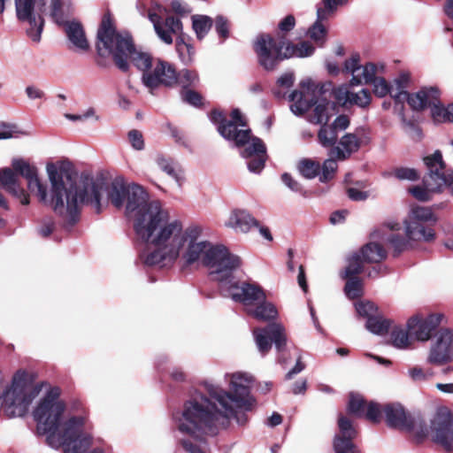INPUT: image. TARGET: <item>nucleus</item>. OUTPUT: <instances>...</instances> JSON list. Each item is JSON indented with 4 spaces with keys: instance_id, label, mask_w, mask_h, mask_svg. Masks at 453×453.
Instances as JSON below:
<instances>
[{
    "instance_id": "nucleus-1",
    "label": "nucleus",
    "mask_w": 453,
    "mask_h": 453,
    "mask_svg": "<svg viewBox=\"0 0 453 453\" xmlns=\"http://www.w3.org/2000/svg\"><path fill=\"white\" fill-rule=\"evenodd\" d=\"M12 166L13 170H0V182L6 191L19 197L22 204H28L29 199L19 183L17 173L27 180L28 189L36 194L40 202L51 206L70 226L78 221L83 204L90 205L96 213L101 211L100 201L106 190V183L103 178L81 175L79 182L73 184L69 163L48 164L46 170L51 185L49 196L46 186L38 178L35 166L22 158L12 159Z\"/></svg>"
},
{
    "instance_id": "nucleus-2",
    "label": "nucleus",
    "mask_w": 453,
    "mask_h": 453,
    "mask_svg": "<svg viewBox=\"0 0 453 453\" xmlns=\"http://www.w3.org/2000/svg\"><path fill=\"white\" fill-rule=\"evenodd\" d=\"M225 381L228 391L219 385L204 382L208 396L197 393L185 402L180 417L177 418L178 430L197 441L215 436L228 427L233 419L243 426L248 421L247 411H252L257 401L251 395L253 377L247 372L226 373Z\"/></svg>"
},
{
    "instance_id": "nucleus-3",
    "label": "nucleus",
    "mask_w": 453,
    "mask_h": 453,
    "mask_svg": "<svg viewBox=\"0 0 453 453\" xmlns=\"http://www.w3.org/2000/svg\"><path fill=\"white\" fill-rule=\"evenodd\" d=\"M162 222L165 224V227L150 243L155 250L141 254V259L146 265L171 266L180 256L187 265L202 259L214 280L218 272L223 270L234 256L225 246L200 240L203 228L198 225L184 229L181 220L174 217L169 222Z\"/></svg>"
},
{
    "instance_id": "nucleus-4",
    "label": "nucleus",
    "mask_w": 453,
    "mask_h": 453,
    "mask_svg": "<svg viewBox=\"0 0 453 453\" xmlns=\"http://www.w3.org/2000/svg\"><path fill=\"white\" fill-rule=\"evenodd\" d=\"M58 388H50L33 411L37 422V432L47 434V443L54 449L64 448V453H83L93 442L85 429V418H69L62 423L65 404L59 399Z\"/></svg>"
},
{
    "instance_id": "nucleus-5",
    "label": "nucleus",
    "mask_w": 453,
    "mask_h": 453,
    "mask_svg": "<svg viewBox=\"0 0 453 453\" xmlns=\"http://www.w3.org/2000/svg\"><path fill=\"white\" fill-rule=\"evenodd\" d=\"M96 50L99 56L111 55L118 68L129 69L128 60L143 73L150 72L152 60L149 54L135 50L132 37L127 33L117 32L111 19L104 16L97 30Z\"/></svg>"
},
{
    "instance_id": "nucleus-6",
    "label": "nucleus",
    "mask_w": 453,
    "mask_h": 453,
    "mask_svg": "<svg viewBox=\"0 0 453 453\" xmlns=\"http://www.w3.org/2000/svg\"><path fill=\"white\" fill-rule=\"evenodd\" d=\"M126 211L134 214V228L139 238L151 243L165 227V222L173 218L167 209L158 200L150 201L148 193L139 185H129Z\"/></svg>"
},
{
    "instance_id": "nucleus-7",
    "label": "nucleus",
    "mask_w": 453,
    "mask_h": 453,
    "mask_svg": "<svg viewBox=\"0 0 453 453\" xmlns=\"http://www.w3.org/2000/svg\"><path fill=\"white\" fill-rule=\"evenodd\" d=\"M242 265L241 258L234 255L214 280L219 283L222 295L243 305L257 304L256 311H277V307L266 300L264 289L256 282L237 280L234 273Z\"/></svg>"
},
{
    "instance_id": "nucleus-8",
    "label": "nucleus",
    "mask_w": 453,
    "mask_h": 453,
    "mask_svg": "<svg viewBox=\"0 0 453 453\" xmlns=\"http://www.w3.org/2000/svg\"><path fill=\"white\" fill-rule=\"evenodd\" d=\"M245 126L246 122L241 111L234 109L231 112V119L226 120L224 125H219L217 129L226 140L233 141L235 146H245L241 151V156L248 160L247 167L250 172L259 173L267 159L266 147L260 138L250 137L249 128H239Z\"/></svg>"
},
{
    "instance_id": "nucleus-9",
    "label": "nucleus",
    "mask_w": 453,
    "mask_h": 453,
    "mask_svg": "<svg viewBox=\"0 0 453 453\" xmlns=\"http://www.w3.org/2000/svg\"><path fill=\"white\" fill-rule=\"evenodd\" d=\"M301 90L293 91L288 99L292 102L291 111L297 116L305 113L312 105L314 109L308 116V120L316 125L327 124L333 115L334 104L331 103L326 93L331 88V83H315L311 79L303 81L300 84Z\"/></svg>"
},
{
    "instance_id": "nucleus-10",
    "label": "nucleus",
    "mask_w": 453,
    "mask_h": 453,
    "mask_svg": "<svg viewBox=\"0 0 453 453\" xmlns=\"http://www.w3.org/2000/svg\"><path fill=\"white\" fill-rule=\"evenodd\" d=\"M17 18L19 21L27 23V36L35 42L41 41L44 27L42 13L49 4L50 14L55 22L64 21L65 12L62 0H14Z\"/></svg>"
},
{
    "instance_id": "nucleus-11",
    "label": "nucleus",
    "mask_w": 453,
    "mask_h": 453,
    "mask_svg": "<svg viewBox=\"0 0 453 453\" xmlns=\"http://www.w3.org/2000/svg\"><path fill=\"white\" fill-rule=\"evenodd\" d=\"M42 387V383H31L25 371H17L10 388L2 395L1 405L5 414L9 418L24 416L32 402L41 393Z\"/></svg>"
},
{
    "instance_id": "nucleus-12",
    "label": "nucleus",
    "mask_w": 453,
    "mask_h": 453,
    "mask_svg": "<svg viewBox=\"0 0 453 453\" xmlns=\"http://www.w3.org/2000/svg\"><path fill=\"white\" fill-rule=\"evenodd\" d=\"M410 82V74L402 73L391 84V97L395 102L407 101L411 109L421 111L426 108L428 104L434 103L439 96L440 90L437 87H425L416 93L410 94L407 88Z\"/></svg>"
},
{
    "instance_id": "nucleus-13",
    "label": "nucleus",
    "mask_w": 453,
    "mask_h": 453,
    "mask_svg": "<svg viewBox=\"0 0 453 453\" xmlns=\"http://www.w3.org/2000/svg\"><path fill=\"white\" fill-rule=\"evenodd\" d=\"M427 174L423 183L435 193H447L453 196V169L446 168L440 150L424 157Z\"/></svg>"
},
{
    "instance_id": "nucleus-14",
    "label": "nucleus",
    "mask_w": 453,
    "mask_h": 453,
    "mask_svg": "<svg viewBox=\"0 0 453 453\" xmlns=\"http://www.w3.org/2000/svg\"><path fill=\"white\" fill-rule=\"evenodd\" d=\"M258 64L266 71L275 70L279 64L288 59L286 42L277 41L269 34L258 35L253 43Z\"/></svg>"
},
{
    "instance_id": "nucleus-15",
    "label": "nucleus",
    "mask_w": 453,
    "mask_h": 453,
    "mask_svg": "<svg viewBox=\"0 0 453 453\" xmlns=\"http://www.w3.org/2000/svg\"><path fill=\"white\" fill-rule=\"evenodd\" d=\"M437 218L429 207L414 206L408 219L404 221L405 233L409 240L431 242L435 238L433 228L424 226L426 222H436Z\"/></svg>"
},
{
    "instance_id": "nucleus-16",
    "label": "nucleus",
    "mask_w": 453,
    "mask_h": 453,
    "mask_svg": "<svg viewBox=\"0 0 453 453\" xmlns=\"http://www.w3.org/2000/svg\"><path fill=\"white\" fill-rule=\"evenodd\" d=\"M445 322L443 313H416L408 320L407 327L416 340L427 342Z\"/></svg>"
},
{
    "instance_id": "nucleus-17",
    "label": "nucleus",
    "mask_w": 453,
    "mask_h": 453,
    "mask_svg": "<svg viewBox=\"0 0 453 453\" xmlns=\"http://www.w3.org/2000/svg\"><path fill=\"white\" fill-rule=\"evenodd\" d=\"M255 342L258 351L265 355L274 343L277 350L282 352L287 342V334L284 326L280 323L271 322L265 327H257L253 330Z\"/></svg>"
},
{
    "instance_id": "nucleus-18",
    "label": "nucleus",
    "mask_w": 453,
    "mask_h": 453,
    "mask_svg": "<svg viewBox=\"0 0 453 453\" xmlns=\"http://www.w3.org/2000/svg\"><path fill=\"white\" fill-rule=\"evenodd\" d=\"M142 83L150 92L160 85L165 87L176 86V70L169 63L157 60L150 72H145L142 77Z\"/></svg>"
},
{
    "instance_id": "nucleus-19",
    "label": "nucleus",
    "mask_w": 453,
    "mask_h": 453,
    "mask_svg": "<svg viewBox=\"0 0 453 453\" xmlns=\"http://www.w3.org/2000/svg\"><path fill=\"white\" fill-rule=\"evenodd\" d=\"M348 0H322L323 7L317 9V20L309 28L307 35L318 46L322 47L326 41L327 30L323 21L326 20L337 10L339 5H343Z\"/></svg>"
},
{
    "instance_id": "nucleus-20",
    "label": "nucleus",
    "mask_w": 453,
    "mask_h": 453,
    "mask_svg": "<svg viewBox=\"0 0 453 453\" xmlns=\"http://www.w3.org/2000/svg\"><path fill=\"white\" fill-rule=\"evenodd\" d=\"M360 55L353 53L349 58L346 59L342 71L345 73L351 74L352 78L349 81L351 86L372 83L377 77L378 67L373 63L360 64Z\"/></svg>"
},
{
    "instance_id": "nucleus-21",
    "label": "nucleus",
    "mask_w": 453,
    "mask_h": 453,
    "mask_svg": "<svg viewBox=\"0 0 453 453\" xmlns=\"http://www.w3.org/2000/svg\"><path fill=\"white\" fill-rule=\"evenodd\" d=\"M433 440L446 451L453 449V415L445 412L437 413L431 421Z\"/></svg>"
},
{
    "instance_id": "nucleus-22",
    "label": "nucleus",
    "mask_w": 453,
    "mask_h": 453,
    "mask_svg": "<svg viewBox=\"0 0 453 453\" xmlns=\"http://www.w3.org/2000/svg\"><path fill=\"white\" fill-rule=\"evenodd\" d=\"M453 355V331L441 328L435 334L427 361L430 364L442 365L449 361Z\"/></svg>"
},
{
    "instance_id": "nucleus-23",
    "label": "nucleus",
    "mask_w": 453,
    "mask_h": 453,
    "mask_svg": "<svg viewBox=\"0 0 453 453\" xmlns=\"http://www.w3.org/2000/svg\"><path fill=\"white\" fill-rule=\"evenodd\" d=\"M338 427L339 433L335 435L334 441L335 453H357V449L353 443L357 431L351 421L341 415L338 418Z\"/></svg>"
},
{
    "instance_id": "nucleus-24",
    "label": "nucleus",
    "mask_w": 453,
    "mask_h": 453,
    "mask_svg": "<svg viewBox=\"0 0 453 453\" xmlns=\"http://www.w3.org/2000/svg\"><path fill=\"white\" fill-rule=\"evenodd\" d=\"M62 3L64 4L65 17L63 22L56 23L58 25H65L67 38L77 50L87 51L89 49V43L86 38L82 25L75 20L66 21V18L71 13V8L69 4L65 3L64 0H62Z\"/></svg>"
},
{
    "instance_id": "nucleus-25",
    "label": "nucleus",
    "mask_w": 453,
    "mask_h": 453,
    "mask_svg": "<svg viewBox=\"0 0 453 453\" xmlns=\"http://www.w3.org/2000/svg\"><path fill=\"white\" fill-rule=\"evenodd\" d=\"M150 20L153 23L158 37L166 44L173 42V35L178 34L182 30V23L178 18L167 17L164 22H161L160 16L155 12L149 13Z\"/></svg>"
},
{
    "instance_id": "nucleus-26",
    "label": "nucleus",
    "mask_w": 453,
    "mask_h": 453,
    "mask_svg": "<svg viewBox=\"0 0 453 453\" xmlns=\"http://www.w3.org/2000/svg\"><path fill=\"white\" fill-rule=\"evenodd\" d=\"M386 422L388 426L401 430L411 431L414 427L413 418L408 415L399 403H389L383 409Z\"/></svg>"
},
{
    "instance_id": "nucleus-27",
    "label": "nucleus",
    "mask_w": 453,
    "mask_h": 453,
    "mask_svg": "<svg viewBox=\"0 0 453 453\" xmlns=\"http://www.w3.org/2000/svg\"><path fill=\"white\" fill-rule=\"evenodd\" d=\"M361 145L360 140L355 134L348 133L341 137L337 144L329 150V157H334L339 161L348 159L357 152Z\"/></svg>"
},
{
    "instance_id": "nucleus-28",
    "label": "nucleus",
    "mask_w": 453,
    "mask_h": 453,
    "mask_svg": "<svg viewBox=\"0 0 453 453\" xmlns=\"http://www.w3.org/2000/svg\"><path fill=\"white\" fill-rule=\"evenodd\" d=\"M225 225L235 231L248 233L254 226H258V221L245 210H234Z\"/></svg>"
},
{
    "instance_id": "nucleus-29",
    "label": "nucleus",
    "mask_w": 453,
    "mask_h": 453,
    "mask_svg": "<svg viewBox=\"0 0 453 453\" xmlns=\"http://www.w3.org/2000/svg\"><path fill=\"white\" fill-rule=\"evenodd\" d=\"M358 319H365V328L374 334H385L392 326V320L381 313H358Z\"/></svg>"
},
{
    "instance_id": "nucleus-30",
    "label": "nucleus",
    "mask_w": 453,
    "mask_h": 453,
    "mask_svg": "<svg viewBox=\"0 0 453 453\" xmlns=\"http://www.w3.org/2000/svg\"><path fill=\"white\" fill-rule=\"evenodd\" d=\"M335 96L339 101H343L344 104L349 103L361 108L368 106L372 99L371 94L366 88H362L358 92H351L346 87L338 88Z\"/></svg>"
},
{
    "instance_id": "nucleus-31",
    "label": "nucleus",
    "mask_w": 453,
    "mask_h": 453,
    "mask_svg": "<svg viewBox=\"0 0 453 453\" xmlns=\"http://www.w3.org/2000/svg\"><path fill=\"white\" fill-rule=\"evenodd\" d=\"M129 186H127L121 178L114 179L108 188V197L117 208H121L127 202Z\"/></svg>"
},
{
    "instance_id": "nucleus-32",
    "label": "nucleus",
    "mask_w": 453,
    "mask_h": 453,
    "mask_svg": "<svg viewBox=\"0 0 453 453\" xmlns=\"http://www.w3.org/2000/svg\"><path fill=\"white\" fill-rule=\"evenodd\" d=\"M363 260L367 263H380L387 257L385 249L377 242H369L365 245L360 252Z\"/></svg>"
},
{
    "instance_id": "nucleus-33",
    "label": "nucleus",
    "mask_w": 453,
    "mask_h": 453,
    "mask_svg": "<svg viewBox=\"0 0 453 453\" xmlns=\"http://www.w3.org/2000/svg\"><path fill=\"white\" fill-rule=\"evenodd\" d=\"M426 107H431V114L434 121L453 123V104L444 107L440 103V96H438L434 103L428 104Z\"/></svg>"
},
{
    "instance_id": "nucleus-34",
    "label": "nucleus",
    "mask_w": 453,
    "mask_h": 453,
    "mask_svg": "<svg viewBox=\"0 0 453 453\" xmlns=\"http://www.w3.org/2000/svg\"><path fill=\"white\" fill-rule=\"evenodd\" d=\"M315 51V48L309 42H301L294 44L290 42L286 43V55L288 58H307L311 56Z\"/></svg>"
},
{
    "instance_id": "nucleus-35",
    "label": "nucleus",
    "mask_w": 453,
    "mask_h": 453,
    "mask_svg": "<svg viewBox=\"0 0 453 453\" xmlns=\"http://www.w3.org/2000/svg\"><path fill=\"white\" fill-rule=\"evenodd\" d=\"M338 132L331 125H322L318 132V141L324 148L330 150L337 144Z\"/></svg>"
},
{
    "instance_id": "nucleus-36",
    "label": "nucleus",
    "mask_w": 453,
    "mask_h": 453,
    "mask_svg": "<svg viewBox=\"0 0 453 453\" xmlns=\"http://www.w3.org/2000/svg\"><path fill=\"white\" fill-rule=\"evenodd\" d=\"M176 85L182 88V90L195 88L199 83V75L196 71L182 69L176 73Z\"/></svg>"
},
{
    "instance_id": "nucleus-37",
    "label": "nucleus",
    "mask_w": 453,
    "mask_h": 453,
    "mask_svg": "<svg viewBox=\"0 0 453 453\" xmlns=\"http://www.w3.org/2000/svg\"><path fill=\"white\" fill-rule=\"evenodd\" d=\"M297 169L305 179H314L320 173V164L311 158H303L298 162Z\"/></svg>"
},
{
    "instance_id": "nucleus-38",
    "label": "nucleus",
    "mask_w": 453,
    "mask_h": 453,
    "mask_svg": "<svg viewBox=\"0 0 453 453\" xmlns=\"http://www.w3.org/2000/svg\"><path fill=\"white\" fill-rule=\"evenodd\" d=\"M193 29L199 40H202L212 26V19L206 15L192 16Z\"/></svg>"
},
{
    "instance_id": "nucleus-39",
    "label": "nucleus",
    "mask_w": 453,
    "mask_h": 453,
    "mask_svg": "<svg viewBox=\"0 0 453 453\" xmlns=\"http://www.w3.org/2000/svg\"><path fill=\"white\" fill-rule=\"evenodd\" d=\"M363 257L360 253H354L348 259V265L342 273V278L357 277L363 270Z\"/></svg>"
},
{
    "instance_id": "nucleus-40",
    "label": "nucleus",
    "mask_w": 453,
    "mask_h": 453,
    "mask_svg": "<svg viewBox=\"0 0 453 453\" xmlns=\"http://www.w3.org/2000/svg\"><path fill=\"white\" fill-rule=\"evenodd\" d=\"M176 50L180 61L184 65L192 63L195 56V49L190 43L185 42L182 36H180L176 40Z\"/></svg>"
},
{
    "instance_id": "nucleus-41",
    "label": "nucleus",
    "mask_w": 453,
    "mask_h": 453,
    "mask_svg": "<svg viewBox=\"0 0 453 453\" xmlns=\"http://www.w3.org/2000/svg\"><path fill=\"white\" fill-rule=\"evenodd\" d=\"M344 286V293L349 299H356L363 296V281L358 277H348Z\"/></svg>"
},
{
    "instance_id": "nucleus-42",
    "label": "nucleus",
    "mask_w": 453,
    "mask_h": 453,
    "mask_svg": "<svg viewBox=\"0 0 453 453\" xmlns=\"http://www.w3.org/2000/svg\"><path fill=\"white\" fill-rule=\"evenodd\" d=\"M337 161H339L338 158L330 157L323 162L322 165H320L321 173L319 175L320 182L326 183L334 177L338 168Z\"/></svg>"
},
{
    "instance_id": "nucleus-43",
    "label": "nucleus",
    "mask_w": 453,
    "mask_h": 453,
    "mask_svg": "<svg viewBox=\"0 0 453 453\" xmlns=\"http://www.w3.org/2000/svg\"><path fill=\"white\" fill-rule=\"evenodd\" d=\"M409 334V331L405 332L403 329H395L391 334L392 345L399 349H408L411 343Z\"/></svg>"
},
{
    "instance_id": "nucleus-44",
    "label": "nucleus",
    "mask_w": 453,
    "mask_h": 453,
    "mask_svg": "<svg viewBox=\"0 0 453 453\" xmlns=\"http://www.w3.org/2000/svg\"><path fill=\"white\" fill-rule=\"evenodd\" d=\"M391 175L399 180H417L419 178L418 172L411 167H396L391 173Z\"/></svg>"
},
{
    "instance_id": "nucleus-45",
    "label": "nucleus",
    "mask_w": 453,
    "mask_h": 453,
    "mask_svg": "<svg viewBox=\"0 0 453 453\" xmlns=\"http://www.w3.org/2000/svg\"><path fill=\"white\" fill-rule=\"evenodd\" d=\"M157 164L162 171L173 178L175 180L179 181V173L176 170L174 163L172 159L166 158L163 156H158L157 158Z\"/></svg>"
},
{
    "instance_id": "nucleus-46",
    "label": "nucleus",
    "mask_w": 453,
    "mask_h": 453,
    "mask_svg": "<svg viewBox=\"0 0 453 453\" xmlns=\"http://www.w3.org/2000/svg\"><path fill=\"white\" fill-rule=\"evenodd\" d=\"M366 403L360 395H351L349 402V411L357 417H362L365 414Z\"/></svg>"
},
{
    "instance_id": "nucleus-47",
    "label": "nucleus",
    "mask_w": 453,
    "mask_h": 453,
    "mask_svg": "<svg viewBox=\"0 0 453 453\" xmlns=\"http://www.w3.org/2000/svg\"><path fill=\"white\" fill-rule=\"evenodd\" d=\"M180 97L183 102L195 107H198L203 104L202 96L197 91L191 88L181 90Z\"/></svg>"
},
{
    "instance_id": "nucleus-48",
    "label": "nucleus",
    "mask_w": 453,
    "mask_h": 453,
    "mask_svg": "<svg viewBox=\"0 0 453 453\" xmlns=\"http://www.w3.org/2000/svg\"><path fill=\"white\" fill-rule=\"evenodd\" d=\"M409 375L414 381H425L431 379L434 372L432 369H424L419 366L412 367L409 370Z\"/></svg>"
},
{
    "instance_id": "nucleus-49",
    "label": "nucleus",
    "mask_w": 453,
    "mask_h": 453,
    "mask_svg": "<svg viewBox=\"0 0 453 453\" xmlns=\"http://www.w3.org/2000/svg\"><path fill=\"white\" fill-rule=\"evenodd\" d=\"M410 193L418 201L426 202L432 199V195L434 193L424 183V186H415L410 188Z\"/></svg>"
},
{
    "instance_id": "nucleus-50",
    "label": "nucleus",
    "mask_w": 453,
    "mask_h": 453,
    "mask_svg": "<svg viewBox=\"0 0 453 453\" xmlns=\"http://www.w3.org/2000/svg\"><path fill=\"white\" fill-rule=\"evenodd\" d=\"M387 242L392 246L394 249L395 254L394 256H398L402 251H403L407 246L408 242L399 234H391L387 238Z\"/></svg>"
},
{
    "instance_id": "nucleus-51",
    "label": "nucleus",
    "mask_w": 453,
    "mask_h": 453,
    "mask_svg": "<svg viewBox=\"0 0 453 453\" xmlns=\"http://www.w3.org/2000/svg\"><path fill=\"white\" fill-rule=\"evenodd\" d=\"M24 134L14 124L2 123L0 124V140L18 137Z\"/></svg>"
},
{
    "instance_id": "nucleus-52",
    "label": "nucleus",
    "mask_w": 453,
    "mask_h": 453,
    "mask_svg": "<svg viewBox=\"0 0 453 453\" xmlns=\"http://www.w3.org/2000/svg\"><path fill=\"white\" fill-rule=\"evenodd\" d=\"M373 93L379 96L383 97L389 94L391 96V85H388L385 79L376 78L372 82Z\"/></svg>"
},
{
    "instance_id": "nucleus-53",
    "label": "nucleus",
    "mask_w": 453,
    "mask_h": 453,
    "mask_svg": "<svg viewBox=\"0 0 453 453\" xmlns=\"http://www.w3.org/2000/svg\"><path fill=\"white\" fill-rule=\"evenodd\" d=\"M364 415L368 420L373 423L379 422L381 415L380 405L374 403H366Z\"/></svg>"
},
{
    "instance_id": "nucleus-54",
    "label": "nucleus",
    "mask_w": 453,
    "mask_h": 453,
    "mask_svg": "<svg viewBox=\"0 0 453 453\" xmlns=\"http://www.w3.org/2000/svg\"><path fill=\"white\" fill-rule=\"evenodd\" d=\"M215 30L218 35L222 39L226 40L229 35V26L227 20L222 17L218 16L215 19Z\"/></svg>"
},
{
    "instance_id": "nucleus-55",
    "label": "nucleus",
    "mask_w": 453,
    "mask_h": 453,
    "mask_svg": "<svg viewBox=\"0 0 453 453\" xmlns=\"http://www.w3.org/2000/svg\"><path fill=\"white\" fill-rule=\"evenodd\" d=\"M128 140L132 147L136 150H142L144 148V141L142 134L138 130H131L128 133Z\"/></svg>"
},
{
    "instance_id": "nucleus-56",
    "label": "nucleus",
    "mask_w": 453,
    "mask_h": 453,
    "mask_svg": "<svg viewBox=\"0 0 453 453\" xmlns=\"http://www.w3.org/2000/svg\"><path fill=\"white\" fill-rule=\"evenodd\" d=\"M281 180L283 183L292 191L305 195V191L303 190L302 185L295 180L289 173H283L281 175Z\"/></svg>"
},
{
    "instance_id": "nucleus-57",
    "label": "nucleus",
    "mask_w": 453,
    "mask_h": 453,
    "mask_svg": "<svg viewBox=\"0 0 453 453\" xmlns=\"http://www.w3.org/2000/svg\"><path fill=\"white\" fill-rule=\"evenodd\" d=\"M180 444L187 453H206L200 445L193 442L189 439H181Z\"/></svg>"
},
{
    "instance_id": "nucleus-58",
    "label": "nucleus",
    "mask_w": 453,
    "mask_h": 453,
    "mask_svg": "<svg viewBox=\"0 0 453 453\" xmlns=\"http://www.w3.org/2000/svg\"><path fill=\"white\" fill-rule=\"evenodd\" d=\"M54 227L55 223L53 219L50 218H46L42 220L38 232L42 237H48L53 232Z\"/></svg>"
},
{
    "instance_id": "nucleus-59",
    "label": "nucleus",
    "mask_w": 453,
    "mask_h": 453,
    "mask_svg": "<svg viewBox=\"0 0 453 453\" xmlns=\"http://www.w3.org/2000/svg\"><path fill=\"white\" fill-rule=\"evenodd\" d=\"M355 309H356V311L360 312V311H378L379 308L374 303H372L369 300H361L355 303Z\"/></svg>"
},
{
    "instance_id": "nucleus-60",
    "label": "nucleus",
    "mask_w": 453,
    "mask_h": 453,
    "mask_svg": "<svg viewBox=\"0 0 453 453\" xmlns=\"http://www.w3.org/2000/svg\"><path fill=\"white\" fill-rule=\"evenodd\" d=\"M294 81L295 77L293 73H285L277 80V85L281 88H289L293 86Z\"/></svg>"
},
{
    "instance_id": "nucleus-61",
    "label": "nucleus",
    "mask_w": 453,
    "mask_h": 453,
    "mask_svg": "<svg viewBox=\"0 0 453 453\" xmlns=\"http://www.w3.org/2000/svg\"><path fill=\"white\" fill-rule=\"evenodd\" d=\"M95 115V110L93 108H89L86 111L84 114H71L65 113V118L71 121H84L90 117Z\"/></svg>"
},
{
    "instance_id": "nucleus-62",
    "label": "nucleus",
    "mask_w": 453,
    "mask_h": 453,
    "mask_svg": "<svg viewBox=\"0 0 453 453\" xmlns=\"http://www.w3.org/2000/svg\"><path fill=\"white\" fill-rule=\"evenodd\" d=\"M331 126L339 133L348 128L349 126V119L346 115H340L334 119Z\"/></svg>"
},
{
    "instance_id": "nucleus-63",
    "label": "nucleus",
    "mask_w": 453,
    "mask_h": 453,
    "mask_svg": "<svg viewBox=\"0 0 453 453\" xmlns=\"http://www.w3.org/2000/svg\"><path fill=\"white\" fill-rule=\"evenodd\" d=\"M296 19L293 15H288L279 23V29L281 32H289L295 27Z\"/></svg>"
},
{
    "instance_id": "nucleus-64",
    "label": "nucleus",
    "mask_w": 453,
    "mask_h": 453,
    "mask_svg": "<svg viewBox=\"0 0 453 453\" xmlns=\"http://www.w3.org/2000/svg\"><path fill=\"white\" fill-rule=\"evenodd\" d=\"M171 7L174 12L180 15H186L191 12L190 8L186 4H183L180 0H173Z\"/></svg>"
}]
</instances>
